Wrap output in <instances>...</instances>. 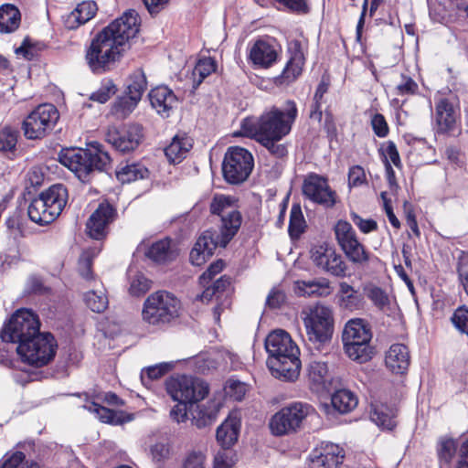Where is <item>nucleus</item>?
<instances>
[{"instance_id":"nucleus-1","label":"nucleus","mask_w":468,"mask_h":468,"mask_svg":"<svg viewBox=\"0 0 468 468\" xmlns=\"http://www.w3.org/2000/svg\"><path fill=\"white\" fill-rule=\"evenodd\" d=\"M297 114L296 103L287 101L283 109L272 106L259 117L244 119L239 133L256 140L274 156L282 157L287 154V149L278 142L290 133Z\"/></svg>"},{"instance_id":"nucleus-2","label":"nucleus","mask_w":468,"mask_h":468,"mask_svg":"<svg viewBox=\"0 0 468 468\" xmlns=\"http://www.w3.org/2000/svg\"><path fill=\"white\" fill-rule=\"evenodd\" d=\"M269 355L267 366L271 375L285 381H294L301 370L300 349L289 333L274 330L265 339Z\"/></svg>"},{"instance_id":"nucleus-3","label":"nucleus","mask_w":468,"mask_h":468,"mask_svg":"<svg viewBox=\"0 0 468 468\" xmlns=\"http://www.w3.org/2000/svg\"><path fill=\"white\" fill-rule=\"evenodd\" d=\"M307 346L311 351L308 366V380L313 391H322V365L319 360L322 346V305L320 302L303 308L301 312Z\"/></svg>"},{"instance_id":"nucleus-4","label":"nucleus","mask_w":468,"mask_h":468,"mask_svg":"<svg viewBox=\"0 0 468 468\" xmlns=\"http://www.w3.org/2000/svg\"><path fill=\"white\" fill-rule=\"evenodd\" d=\"M69 199L65 186L57 184L42 191L29 204V218L41 226L53 222L63 211Z\"/></svg>"},{"instance_id":"nucleus-5","label":"nucleus","mask_w":468,"mask_h":468,"mask_svg":"<svg viewBox=\"0 0 468 468\" xmlns=\"http://www.w3.org/2000/svg\"><path fill=\"white\" fill-rule=\"evenodd\" d=\"M110 156L98 143L88 148H69L59 154V162L83 179L92 170L102 171L110 164Z\"/></svg>"},{"instance_id":"nucleus-6","label":"nucleus","mask_w":468,"mask_h":468,"mask_svg":"<svg viewBox=\"0 0 468 468\" xmlns=\"http://www.w3.org/2000/svg\"><path fill=\"white\" fill-rule=\"evenodd\" d=\"M125 50L122 44L101 30L92 38L85 58L92 72L103 73L111 70L120 61Z\"/></svg>"},{"instance_id":"nucleus-7","label":"nucleus","mask_w":468,"mask_h":468,"mask_svg":"<svg viewBox=\"0 0 468 468\" xmlns=\"http://www.w3.org/2000/svg\"><path fill=\"white\" fill-rule=\"evenodd\" d=\"M180 307V301L173 293L157 291L145 299L142 318L152 325L167 324L178 317Z\"/></svg>"},{"instance_id":"nucleus-8","label":"nucleus","mask_w":468,"mask_h":468,"mask_svg":"<svg viewBox=\"0 0 468 468\" xmlns=\"http://www.w3.org/2000/svg\"><path fill=\"white\" fill-rule=\"evenodd\" d=\"M315 414L314 409L303 402H293L276 412L270 420L272 434L282 436L296 432L305 419Z\"/></svg>"},{"instance_id":"nucleus-9","label":"nucleus","mask_w":468,"mask_h":468,"mask_svg":"<svg viewBox=\"0 0 468 468\" xmlns=\"http://www.w3.org/2000/svg\"><path fill=\"white\" fill-rule=\"evenodd\" d=\"M57 343L49 333H41L18 345L16 351L24 362L35 367L48 364L56 354Z\"/></svg>"},{"instance_id":"nucleus-10","label":"nucleus","mask_w":468,"mask_h":468,"mask_svg":"<svg viewBox=\"0 0 468 468\" xmlns=\"http://www.w3.org/2000/svg\"><path fill=\"white\" fill-rule=\"evenodd\" d=\"M237 200L223 194H216L210 202V212L221 218L220 229L223 231L222 243H229L237 234L242 222V217L238 210Z\"/></svg>"},{"instance_id":"nucleus-11","label":"nucleus","mask_w":468,"mask_h":468,"mask_svg":"<svg viewBox=\"0 0 468 468\" xmlns=\"http://www.w3.org/2000/svg\"><path fill=\"white\" fill-rule=\"evenodd\" d=\"M165 389L173 400L180 403H196L208 394V386L199 378L178 375L165 381Z\"/></svg>"},{"instance_id":"nucleus-12","label":"nucleus","mask_w":468,"mask_h":468,"mask_svg":"<svg viewBox=\"0 0 468 468\" xmlns=\"http://www.w3.org/2000/svg\"><path fill=\"white\" fill-rule=\"evenodd\" d=\"M40 327L38 317L31 310H17L5 326L2 332V339L21 345L37 335Z\"/></svg>"},{"instance_id":"nucleus-13","label":"nucleus","mask_w":468,"mask_h":468,"mask_svg":"<svg viewBox=\"0 0 468 468\" xmlns=\"http://www.w3.org/2000/svg\"><path fill=\"white\" fill-rule=\"evenodd\" d=\"M254 165L252 154L239 146L229 148L222 163L225 180L233 185L246 181Z\"/></svg>"},{"instance_id":"nucleus-14","label":"nucleus","mask_w":468,"mask_h":468,"mask_svg":"<svg viewBox=\"0 0 468 468\" xmlns=\"http://www.w3.org/2000/svg\"><path fill=\"white\" fill-rule=\"evenodd\" d=\"M58 118V112L54 105H38L23 122L25 136L30 140L43 138L53 129Z\"/></svg>"},{"instance_id":"nucleus-15","label":"nucleus","mask_w":468,"mask_h":468,"mask_svg":"<svg viewBox=\"0 0 468 468\" xmlns=\"http://www.w3.org/2000/svg\"><path fill=\"white\" fill-rule=\"evenodd\" d=\"M140 18L136 11L127 10L102 30L127 49L129 42L139 32Z\"/></svg>"},{"instance_id":"nucleus-16","label":"nucleus","mask_w":468,"mask_h":468,"mask_svg":"<svg viewBox=\"0 0 468 468\" xmlns=\"http://www.w3.org/2000/svg\"><path fill=\"white\" fill-rule=\"evenodd\" d=\"M142 138V127L138 124H131L122 130L111 126L105 133L106 141L122 153L134 150L139 145Z\"/></svg>"},{"instance_id":"nucleus-17","label":"nucleus","mask_w":468,"mask_h":468,"mask_svg":"<svg viewBox=\"0 0 468 468\" xmlns=\"http://www.w3.org/2000/svg\"><path fill=\"white\" fill-rule=\"evenodd\" d=\"M223 238V231L221 229L219 233L211 230L205 231L197 239L190 252L189 259L191 263L196 266H200L212 256L213 251L218 246L225 248L228 243H222Z\"/></svg>"},{"instance_id":"nucleus-18","label":"nucleus","mask_w":468,"mask_h":468,"mask_svg":"<svg viewBox=\"0 0 468 468\" xmlns=\"http://www.w3.org/2000/svg\"><path fill=\"white\" fill-rule=\"evenodd\" d=\"M279 47L273 39H258L250 48L249 58L255 67L268 69L276 62Z\"/></svg>"},{"instance_id":"nucleus-19","label":"nucleus","mask_w":468,"mask_h":468,"mask_svg":"<svg viewBox=\"0 0 468 468\" xmlns=\"http://www.w3.org/2000/svg\"><path fill=\"white\" fill-rule=\"evenodd\" d=\"M114 210L107 203H101L90 215L87 222V232L92 239H101L105 236L106 227L112 221Z\"/></svg>"},{"instance_id":"nucleus-20","label":"nucleus","mask_w":468,"mask_h":468,"mask_svg":"<svg viewBox=\"0 0 468 468\" xmlns=\"http://www.w3.org/2000/svg\"><path fill=\"white\" fill-rule=\"evenodd\" d=\"M152 107L164 118L169 117L177 104V99L173 90L166 86H158L149 93Z\"/></svg>"},{"instance_id":"nucleus-21","label":"nucleus","mask_w":468,"mask_h":468,"mask_svg":"<svg viewBox=\"0 0 468 468\" xmlns=\"http://www.w3.org/2000/svg\"><path fill=\"white\" fill-rule=\"evenodd\" d=\"M386 367L395 374H404L410 364V355L407 346L393 344L386 352Z\"/></svg>"},{"instance_id":"nucleus-22","label":"nucleus","mask_w":468,"mask_h":468,"mask_svg":"<svg viewBox=\"0 0 468 468\" xmlns=\"http://www.w3.org/2000/svg\"><path fill=\"white\" fill-rule=\"evenodd\" d=\"M240 431V420L234 415H229L218 428L216 431L217 442L221 448L229 450L238 441Z\"/></svg>"},{"instance_id":"nucleus-23","label":"nucleus","mask_w":468,"mask_h":468,"mask_svg":"<svg viewBox=\"0 0 468 468\" xmlns=\"http://www.w3.org/2000/svg\"><path fill=\"white\" fill-rule=\"evenodd\" d=\"M343 343H371L372 332L369 324L361 318L349 320L343 332Z\"/></svg>"},{"instance_id":"nucleus-24","label":"nucleus","mask_w":468,"mask_h":468,"mask_svg":"<svg viewBox=\"0 0 468 468\" xmlns=\"http://www.w3.org/2000/svg\"><path fill=\"white\" fill-rule=\"evenodd\" d=\"M97 5L93 1H83L64 18V25L69 29H75L90 20L97 12Z\"/></svg>"},{"instance_id":"nucleus-25","label":"nucleus","mask_w":468,"mask_h":468,"mask_svg":"<svg viewBox=\"0 0 468 468\" xmlns=\"http://www.w3.org/2000/svg\"><path fill=\"white\" fill-rule=\"evenodd\" d=\"M145 254L147 258L154 262L167 263L176 260L178 251L172 239H163L154 242Z\"/></svg>"},{"instance_id":"nucleus-26","label":"nucleus","mask_w":468,"mask_h":468,"mask_svg":"<svg viewBox=\"0 0 468 468\" xmlns=\"http://www.w3.org/2000/svg\"><path fill=\"white\" fill-rule=\"evenodd\" d=\"M222 407L219 399H210L206 404L198 406L192 418V423L198 429L211 425L218 418Z\"/></svg>"},{"instance_id":"nucleus-27","label":"nucleus","mask_w":468,"mask_h":468,"mask_svg":"<svg viewBox=\"0 0 468 468\" xmlns=\"http://www.w3.org/2000/svg\"><path fill=\"white\" fill-rule=\"evenodd\" d=\"M84 407L88 410L95 413L99 420L105 423L121 425L133 420V414L125 413L122 410H110L101 406L97 402H90L89 405Z\"/></svg>"},{"instance_id":"nucleus-28","label":"nucleus","mask_w":468,"mask_h":468,"mask_svg":"<svg viewBox=\"0 0 468 468\" xmlns=\"http://www.w3.org/2000/svg\"><path fill=\"white\" fill-rule=\"evenodd\" d=\"M83 301L90 311L98 314L104 312L109 305L105 288L100 281H95L93 288L84 293Z\"/></svg>"},{"instance_id":"nucleus-29","label":"nucleus","mask_w":468,"mask_h":468,"mask_svg":"<svg viewBox=\"0 0 468 468\" xmlns=\"http://www.w3.org/2000/svg\"><path fill=\"white\" fill-rule=\"evenodd\" d=\"M455 112L452 103L446 99H441L436 104V122L438 132L447 133L455 126Z\"/></svg>"},{"instance_id":"nucleus-30","label":"nucleus","mask_w":468,"mask_h":468,"mask_svg":"<svg viewBox=\"0 0 468 468\" xmlns=\"http://www.w3.org/2000/svg\"><path fill=\"white\" fill-rule=\"evenodd\" d=\"M331 404L334 410L340 414H346L356 409L358 399L356 394L349 389H338L335 386L331 395Z\"/></svg>"},{"instance_id":"nucleus-31","label":"nucleus","mask_w":468,"mask_h":468,"mask_svg":"<svg viewBox=\"0 0 468 468\" xmlns=\"http://www.w3.org/2000/svg\"><path fill=\"white\" fill-rule=\"evenodd\" d=\"M192 147L191 140L186 136L176 135L165 149V154L172 164H178L186 158Z\"/></svg>"},{"instance_id":"nucleus-32","label":"nucleus","mask_w":468,"mask_h":468,"mask_svg":"<svg viewBox=\"0 0 468 468\" xmlns=\"http://www.w3.org/2000/svg\"><path fill=\"white\" fill-rule=\"evenodd\" d=\"M396 411L384 404L372 405L370 419L378 427L386 430H392L396 426Z\"/></svg>"},{"instance_id":"nucleus-33","label":"nucleus","mask_w":468,"mask_h":468,"mask_svg":"<svg viewBox=\"0 0 468 468\" xmlns=\"http://www.w3.org/2000/svg\"><path fill=\"white\" fill-rule=\"evenodd\" d=\"M21 16L16 6L5 4L0 6V32L10 33L20 25Z\"/></svg>"},{"instance_id":"nucleus-34","label":"nucleus","mask_w":468,"mask_h":468,"mask_svg":"<svg viewBox=\"0 0 468 468\" xmlns=\"http://www.w3.org/2000/svg\"><path fill=\"white\" fill-rule=\"evenodd\" d=\"M324 258H325L324 269H325L326 271L339 278L346 276L347 265L342 255L337 253L335 249L324 248Z\"/></svg>"},{"instance_id":"nucleus-35","label":"nucleus","mask_w":468,"mask_h":468,"mask_svg":"<svg viewBox=\"0 0 468 468\" xmlns=\"http://www.w3.org/2000/svg\"><path fill=\"white\" fill-rule=\"evenodd\" d=\"M116 177L122 183H131L148 176V169L140 164L120 165L116 169Z\"/></svg>"},{"instance_id":"nucleus-36","label":"nucleus","mask_w":468,"mask_h":468,"mask_svg":"<svg viewBox=\"0 0 468 468\" xmlns=\"http://www.w3.org/2000/svg\"><path fill=\"white\" fill-rule=\"evenodd\" d=\"M230 285V280L229 278L220 277L218 279L213 285L208 286L207 284L205 286V290L201 295L198 296L200 301L203 303H208L211 301L213 296H216L217 299H219L224 296L223 305L228 307L230 304L229 300L225 295L227 289Z\"/></svg>"},{"instance_id":"nucleus-37","label":"nucleus","mask_w":468,"mask_h":468,"mask_svg":"<svg viewBox=\"0 0 468 468\" xmlns=\"http://www.w3.org/2000/svg\"><path fill=\"white\" fill-rule=\"evenodd\" d=\"M230 285V280L229 278L220 277L218 279L213 285L208 286L207 284L205 286V290L201 295L198 296L200 301L203 303H208L211 301L213 296H216L217 299H219L224 296L223 305L228 307L230 304L229 300L225 295L227 289Z\"/></svg>"},{"instance_id":"nucleus-38","label":"nucleus","mask_w":468,"mask_h":468,"mask_svg":"<svg viewBox=\"0 0 468 468\" xmlns=\"http://www.w3.org/2000/svg\"><path fill=\"white\" fill-rule=\"evenodd\" d=\"M347 356L359 364L369 361L374 355V347L371 343H348L344 344Z\"/></svg>"},{"instance_id":"nucleus-39","label":"nucleus","mask_w":468,"mask_h":468,"mask_svg":"<svg viewBox=\"0 0 468 468\" xmlns=\"http://www.w3.org/2000/svg\"><path fill=\"white\" fill-rule=\"evenodd\" d=\"M146 88L147 81L144 71L136 69L127 80L125 94L140 101Z\"/></svg>"},{"instance_id":"nucleus-40","label":"nucleus","mask_w":468,"mask_h":468,"mask_svg":"<svg viewBox=\"0 0 468 468\" xmlns=\"http://www.w3.org/2000/svg\"><path fill=\"white\" fill-rule=\"evenodd\" d=\"M292 291L298 297H319L322 295V282L318 279L297 280L293 282Z\"/></svg>"},{"instance_id":"nucleus-41","label":"nucleus","mask_w":468,"mask_h":468,"mask_svg":"<svg viewBox=\"0 0 468 468\" xmlns=\"http://www.w3.org/2000/svg\"><path fill=\"white\" fill-rule=\"evenodd\" d=\"M303 194L311 202L322 204V177L315 174L308 175L303 184Z\"/></svg>"},{"instance_id":"nucleus-42","label":"nucleus","mask_w":468,"mask_h":468,"mask_svg":"<svg viewBox=\"0 0 468 468\" xmlns=\"http://www.w3.org/2000/svg\"><path fill=\"white\" fill-rule=\"evenodd\" d=\"M347 259L355 264H364L369 261V252L356 239L341 247Z\"/></svg>"},{"instance_id":"nucleus-43","label":"nucleus","mask_w":468,"mask_h":468,"mask_svg":"<svg viewBox=\"0 0 468 468\" xmlns=\"http://www.w3.org/2000/svg\"><path fill=\"white\" fill-rule=\"evenodd\" d=\"M367 297L381 312L388 313L390 310L391 300L388 294L380 287L369 284L364 287Z\"/></svg>"},{"instance_id":"nucleus-44","label":"nucleus","mask_w":468,"mask_h":468,"mask_svg":"<svg viewBox=\"0 0 468 468\" xmlns=\"http://www.w3.org/2000/svg\"><path fill=\"white\" fill-rule=\"evenodd\" d=\"M216 61L213 58H200L192 71L193 88L197 89L205 78L216 70Z\"/></svg>"},{"instance_id":"nucleus-45","label":"nucleus","mask_w":468,"mask_h":468,"mask_svg":"<svg viewBox=\"0 0 468 468\" xmlns=\"http://www.w3.org/2000/svg\"><path fill=\"white\" fill-rule=\"evenodd\" d=\"M339 304L345 309H357L360 304V299L356 295V291L348 283L342 282L339 284Z\"/></svg>"},{"instance_id":"nucleus-46","label":"nucleus","mask_w":468,"mask_h":468,"mask_svg":"<svg viewBox=\"0 0 468 468\" xmlns=\"http://www.w3.org/2000/svg\"><path fill=\"white\" fill-rule=\"evenodd\" d=\"M345 459L344 449L335 443L324 446V468H337Z\"/></svg>"},{"instance_id":"nucleus-47","label":"nucleus","mask_w":468,"mask_h":468,"mask_svg":"<svg viewBox=\"0 0 468 468\" xmlns=\"http://www.w3.org/2000/svg\"><path fill=\"white\" fill-rule=\"evenodd\" d=\"M139 101L125 94L112 105L111 112L118 119L126 118L137 106Z\"/></svg>"},{"instance_id":"nucleus-48","label":"nucleus","mask_w":468,"mask_h":468,"mask_svg":"<svg viewBox=\"0 0 468 468\" xmlns=\"http://www.w3.org/2000/svg\"><path fill=\"white\" fill-rule=\"evenodd\" d=\"M305 220L299 205H293L290 212L289 234L292 239H298L305 229Z\"/></svg>"},{"instance_id":"nucleus-49","label":"nucleus","mask_w":468,"mask_h":468,"mask_svg":"<svg viewBox=\"0 0 468 468\" xmlns=\"http://www.w3.org/2000/svg\"><path fill=\"white\" fill-rule=\"evenodd\" d=\"M100 248H90L82 252L79 260V272L86 280L90 281L93 278L91 271L92 260L100 253Z\"/></svg>"},{"instance_id":"nucleus-50","label":"nucleus","mask_w":468,"mask_h":468,"mask_svg":"<svg viewBox=\"0 0 468 468\" xmlns=\"http://www.w3.org/2000/svg\"><path fill=\"white\" fill-rule=\"evenodd\" d=\"M303 66V56L300 51H295L288 60L282 77L287 80L296 79L302 72Z\"/></svg>"},{"instance_id":"nucleus-51","label":"nucleus","mask_w":468,"mask_h":468,"mask_svg":"<svg viewBox=\"0 0 468 468\" xmlns=\"http://www.w3.org/2000/svg\"><path fill=\"white\" fill-rule=\"evenodd\" d=\"M334 231L340 248L357 238L351 224L346 220H338L334 227Z\"/></svg>"},{"instance_id":"nucleus-52","label":"nucleus","mask_w":468,"mask_h":468,"mask_svg":"<svg viewBox=\"0 0 468 468\" xmlns=\"http://www.w3.org/2000/svg\"><path fill=\"white\" fill-rule=\"evenodd\" d=\"M116 85L112 80H103L101 86L90 95V100L99 103H105L116 93Z\"/></svg>"},{"instance_id":"nucleus-53","label":"nucleus","mask_w":468,"mask_h":468,"mask_svg":"<svg viewBox=\"0 0 468 468\" xmlns=\"http://www.w3.org/2000/svg\"><path fill=\"white\" fill-rule=\"evenodd\" d=\"M18 132L9 126L0 128V151L13 152L16 149Z\"/></svg>"},{"instance_id":"nucleus-54","label":"nucleus","mask_w":468,"mask_h":468,"mask_svg":"<svg viewBox=\"0 0 468 468\" xmlns=\"http://www.w3.org/2000/svg\"><path fill=\"white\" fill-rule=\"evenodd\" d=\"M25 457L23 452H16L4 463L1 468H40L37 463L25 462Z\"/></svg>"},{"instance_id":"nucleus-55","label":"nucleus","mask_w":468,"mask_h":468,"mask_svg":"<svg viewBox=\"0 0 468 468\" xmlns=\"http://www.w3.org/2000/svg\"><path fill=\"white\" fill-rule=\"evenodd\" d=\"M236 460V455L231 451L221 448L214 457L213 468H231Z\"/></svg>"},{"instance_id":"nucleus-56","label":"nucleus","mask_w":468,"mask_h":468,"mask_svg":"<svg viewBox=\"0 0 468 468\" xmlns=\"http://www.w3.org/2000/svg\"><path fill=\"white\" fill-rule=\"evenodd\" d=\"M457 449L456 442L452 439H442L440 441V446L438 448L439 458L449 463Z\"/></svg>"},{"instance_id":"nucleus-57","label":"nucleus","mask_w":468,"mask_h":468,"mask_svg":"<svg viewBox=\"0 0 468 468\" xmlns=\"http://www.w3.org/2000/svg\"><path fill=\"white\" fill-rule=\"evenodd\" d=\"M206 454L201 451L188 452L183 462V468H207Z\"/></svg>"},{"instance_id":"nucleus-58","label":"nucleus","mask_w":468,"mask_h":468,"mask_svg":"<svg viewBox=\"0 0 468 468\" xmlns=\"http://www.w3.org/2000/svg\"><path fill=\"white\" fill-rule=\"evenodd\" d=\"M226 393L235 400H241L246 392L247 386L239 380L229 379L225 387Z\"/></svg>"},{"instance_id":"nucleus-59","label":"nucleus","mask_w":468,"mask_h":468,"mask_svg":"<svg viewBox=\"0 0 468 468\" xmlns=\"http://www.w3.org/2000/svg\"><path fill=\"white\" fill-rule=\"evenodd\" d=\"M151 286L150 281L142 274L135 275L130 284V292L133 295H141L146 292Z\"/></svg>"},{"instance_id":"nucleus-60","label":"nucleus","mask_w":468,"mask_h":468,"mask_svg":"<svg viewBox=\"0 0 468 468\" xmlns=\"http://www.w3.org/2000/svg\"><path fill=\"white\" fill-rule=\"evenodd\" d=\"M452 322L461 333L468 335V309L465 307L456 309L452 317Z\"/></svg>"},{"instance_id":"nucleus-61","label":"nucleus","mask_w":468,"mask_h":468,"mask_svg":"<svg viewBox=\"0 0 468 468\" xmlns=\"http://www.w3.org/2000/svg\"><path fill=\"white\" fill-rule=\"evenodd\" d=\"M151 455L154 462H164L171 456V446L168 443L157 442L151 447Z\"/></svg>"},{"instance_id":"nucleus-62","label":"nucleus","mask_w":468,"mask_h":468,"mask_svg":"<svg viewBox=\"0 0 468 468\" xmlns=\"http://www.w3.org/2000/svg\"><path fill=\"white\" fill-rule=\"evenodd\" d=\"M171 367V365L167 363L149 367L143 371L142 379L143 381H144L145 378H148L151 380L158 379L159 378L166 374L168 371H170Z\"/></svg>"},{"instance_id":"nucleus-63","label":"nucleus","mask_w":468,"mask_h":468,"mask_svg":"<svg viewBox=\"0 0 468 468\" xmlns=\"http://www.w3.org/2000/svg\"><path fill=\"white\" fill-rule=\"evenodd\" d=\"M351 219L354 224L359 229V230L365 234L370 233L372 231L377 230L378 223L374 219L362 218L359 215L355 212L350 214Z\"/></svg>"},{"instance_id":"nucleus-64","label":"nucleus","mask_w":468,"mask_h":468,"mask_svg":"<svg viewBox=\"0 0 468 468\" xmlns=\"http://www.w3.org/2000/svg\"><path fill=\"white\" fill-rule=\"evenodd\" d=\"M365 170L360 165H354L349 168L348 185L350 187L360 186L366 183Z\"/></svg>"}]
</instances>
